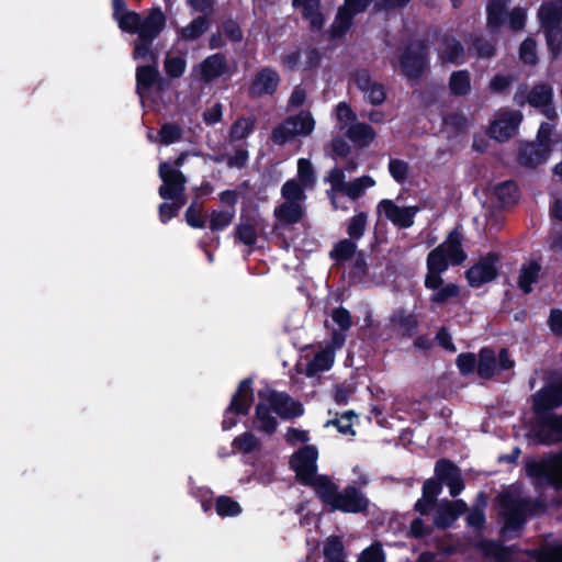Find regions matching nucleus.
<instances>
[{"mask_svg": "<svg viewBox=\"0 0 562 562\" xmlns=\"http://www.w3.org/2000/svg\"><path fill=\"white\" fill-rule=\"evenodd\" d=\"M467 257L462 247V234L458 229L451 231L443 243L428 252L424 286L432 291L428 297L432 305L443 306L460 296V286L453 282L445 283L442 274L450 265H462Z\"/></svg>", "mask_w": 562, "mask_h": 562, "instance_id": "nucleus-1", "label": "nucleus"}, {"mask_svg": "<svg viewBox=\"0 0 562 562\" xmlns=\"http://www.w3.org/2000/svg\"><path fill=\"white\" fill-rule=\"evenodd\" d=\"M328 513L340 512L342 514H362L369 512L370 499L355 484H348L344 488L331 479L318 499Z\"/></svg>", "mask_w": 562, "mask_h": 562, "instance_id": "nucleus-2", "label": "nucleus"}, {"mask_svg": "<svg viewBox=\"0 0 562 562\" xmlns=\"http://www.w3.org/2000/svg\"><path fill=\"white\" fill-rule=\"evenodd\" d=\"M499 506L504 515V531L520 530L529 516H533L544 508V505L538 499L520 498L512 493L499 495Z\"/></svg>", "mask_w": 562, "mask_h": 562, "instance_id": "nucleus-3", "label": "nucleus"}, {"mask_svg": "<svg viewBox=\"0 0 562 562\" xmlns=\"http://www.w3.org/2000/svg\"><path fill=\"white\" fill-rule=\"evenodd\" d=\"M525 471L528 477L539 484H546L562 490V450L558 453H549L540 459H529L525 462Z\"/></svg>", "mask_w": 562, "mask_h": 562, "instance_id": "nucleus-4", "label": "nucleus"}, {"mask_svg": "<svg viewBox=\"0 0 562 562\" xmlns=\"http://www.w3.org/2000/svg\"><path fill=\"white\" fill-rule=\"evenodd\" d=\"M428 61L429 46L423 38L409 42L398 55L401 71L409 80L420 79Z\"/></svg>", "mask_w": 562, "mask_h": 562, "instance_id": "nucleus-5", "label": "nucleus"}, {"mask_svg": "<svg viewBox=\"0 0 562 562\" xmlns=\"http://www.w3.org/2000/svg\"><path fill=\"white\" fill-rule=\"evenodd\" d=\"M252 385V378H246L239 382L223 414L221 426L224 431L237 425L238 420L235 416H246L249 414L255 400Z\"/></svg>", "mask_w": 562, "mask_h": 562, "instance_id": "nucleus-6", "label": "nucleus"}, {"mask_svg": "<svg viewBox=\"0 0 562 562\" xmlns=\"http://www.w3.org/2000/svg\"><path fill=\"white\" fill-rule=\"evenodd\" d=\"M315 127V121L310 112H300L290 115L281 123L276 125L271 132V140L278 146H284L292 142L296 136H307Z\"/></svg>", "mask_w": 562, "mask_h": 562, "instance_id": "nucleus-7", "label": "nucleus"}, {"mask_svg": "<svg viewBox=\"0 0 562 562\" xmlns=\"http://www.w3.org/2000/svg\"><path fill=\"white\" fill-rule=\"evenodd\" d=\"M515 361L510 358L507 348H502L496 356L491 347H482L477 353V375L483 380H491L503 371L512 370Z\"/></svg>", "mask_w": 562, "mask_h": 562, "instance_id": "nucleus-8", "label": "nucleus"}, {"mask_svg": "<svg viewBox=\"0 0 562 562\" xmlns=\"http://www.w3.org/2000/svg\"><path fill=\"white\" fill-rule=\"evenodd\" d=\"M501 260L499 254L490 251L469 267L464 277L469 286L479 289L486 283L494 281L498 277V262Z\"/></svg>", "mask_w": 562, "mask_h": 562, "instance_id": "nucleus-9", "label": "nucleus"}, {"mask_svg": "<svg viewBox=\"0 0 562 562\" xmlns=\"http://www.w3.org/2000/svg\"><path fill=\"white\" fill-rule=\"evenodd\" d=\"M158 173L162 181L158 189L161 199H173L186 191L187 177L180 169H176L171 164L164 161L159 165Z\"/></svg>", "mask_w": 562, "mask_h": 562, "instance_id": "nucleus-10", "label": "nucleus"}, {"mask_svg": "<svg viewBox=\"0 0 562 562\" xmlns=\"http://www.w3.org/2000/svg\"><path fill=\"white\" fill-rule=\"evenodd\" d=\"M535 437L542 446L562 443V415L554 413L536 418Z\"/></svg>", "mask_w": 562, "mask_h": 562, "instance_id": "nucleus-11", "label": "nucleus"}, {"mask_svg": "<svg viewBox=\"0 0 562 562\" xmlns=\"http://www.w3.org/2000/svg\"><path fill=\"white\" fill-rule=\"evenodd\" d=\"M279 72L269 66L260 68L252 78L247 94L250 99H259L263 95H273L280 85Z\"/></svg>", "mask_w": 562, "mask_h": 562, "instance_id": "nucleus-12", "label": "nucleus"}, {"mask_svg": "<svg viewBox=\"0 0 562 562\" xmlns=\"http://www.w3.org/2000/svg\"><path fill=\"white\" fill-rule=\"evenodd\" d=\"M272 411L284 420L301 417L304 414V407L301 402L295 401L286 392L271 390L266 397Z\"/></svg>", "mask_w": 562, "mask_h": 562, "instance_id": "nucleus-13", "label": "nucleus"}, {"mask_svg": "<svg viewBox=\"0 0 562 562\" xmlns=\"http://www.w3.org/2000/svg\"><path fill=\"white\" fill-rule=\"evenodd\" d=\"M378 212H382L386 220L398 228H409L418 212L417 206H398L393 200L383 199L378 204Z\"/></svg>", "mask_w": 562, "mask_h": 562, "instance_id": "nucleus-14", "label": "nucleus"}, {"mask_svg": "<svg viewBox=\"0 0 562 562\" xmlns=\"http://www.w3.org/2000/svg\"><path fill=\"white\" fill-rule=\"evenodd\" d=\"M562 405V384L543 387L533 395L532 409L536 418L554 414Z\"/></svg>", "mask_w": 562, "mask_h": 562, "instance_id": "nucleus-15", "label": "nucleus"}, {"mask_svg": "<svg viewBox=\"0 0 562 562\" xmlns=\"http://www.w3.org/2000/svg\"><path fill=\"white\" fill-rule=\"evenodd\" d=\"M273 216L276 217V223L272 226V234L282 235V228L302 221L304 210L300 202H283L274 209Z\"/></svg>", "mask_w": 562, "mask_h": 562, "instance_id": "nucleus-16", "label": "nucleus"}, {"mask_svg": "<svg viewBox=\"0 0 562 562\" xmlns=\"http://www.w3.org/2000/svg\"><path fill=\"white\" fill-rule=\"evenodd\" d=\"M551 151V147H542L536 142H524L518 147L517 162L524 168L536 169L548 160Z\"/></svg>", "mask_w": 562, "mask_h": 562, "instance_id": "nucleus-17", "label": "nucleus"}, {"mask_svg": "<svg viewBox=\"0 0 562 562\" xmlns=\"http://www.w3.org/2000/svg\"><path fill=\"white\" fill-rule=\"evenodd\" d=\"M200 78L204 83H211L218 78L231 75L227 58L223 53H215L200 63Z\"/></svg>", "mask_w": 562, "mask_h": 562, "instance_id": "nucleus-18", "label": "nucleus"}, {"mask_svg": "<svg viewBox=\"0 0 562 562\" xmlns=\"http://www.w3.org/2000/svg\"><path fill=\"white\" fill-rule=\"evenodd\" d=\"M355 81L358 89L366 94L370 104L381 105L386 100L385 87L380 82L373 81L368 70H358Z\"/></svg>", "mask_w": 562, "mask_h": 562, "instance_id": "nucleus-19", "label": "nucleus"}, {"mask_svg": "<svg viewBox=\"0 0 562 562\" xmlns=\"http://www.w3.org/2000/svg\"><path fill=\"white\" fill-rule=\"evenodd\" d=\"M294 9H301L303 20L308 22V29L313 33L321 32L325 24L321 0H292Z\"/></svg>", "mask_w": 562, "mask_h": 562, "instance_id": "nucleus-20", "label": "nucleus"}, {"mask_svg": "<svg viewBox=\"0 0 562 562\" xmlns=\"http://www.w3.org/2000/svg\"><path fill=\"white\" fill-rule=\"evenodd\" d=\"M521 120L522 114L519 111L503 115L491 124L490 136L498 142L509 139L517 133Z\"/></svg>", "mask_w": 562, "mask_h": 562, "instance_id": "nucleus-21", "label": "nucleus"}, {"mask_svg": "<svg viewBox=\"0 0 562 562\" xmlns=\"http://www.w3.org/2000/svg\"><path fill=\"white\" fill-rule=\"evenodd\" d=\"M291 469L295 472L296 479L301 484L313 488L317 499H319L331 480L327 474H318L317 465L294 467Z\"/></svg>", "mask_w": 562, "mask_h": 562, "instance_id": "nucleus-22", "label": "nucleus"}, {"mask_svg": "<svg viewBox=\"0 0 562 562\" xmlns=\"http://www.w3.org/2000/svg\"><path fill=\"white\" fill-rule=\"evenodd\" d=\"M166 80L160 76L156 64L142 65L136 68V92L143 94L149 91L154 86L164 90Z\"/></svg>", "mask_w": 562, "mask_h": 562, "instance_id": "nucleus-23", "label": "nucleus"}, {"mask_svg": "<svg viewBox=\"0 0 562 562\" xmlns=\"http://www.w3.org/2000/svg\"><path fill=\"white\" fill-rule=\"evenodd\" d=\"M390 322L403 338H412L418 330L419 321L416 314L403 307L396 308L390 316Z\"/></svg>", "mask_w": 562, "mask_h": 562, "instance_id": "nucleus-24", "label": "nucleus"}, {"mask_svg": "<svg viewBox=\"0 0 562 562\" xmlns=\"http://www.w3.org/2000/svg\"><path fill=\"white\" fill-rule=\"evenodd\" d=\"M166 26V15L162 10L157 7L150 10L145 19H142L137 35L156 40Z\"/></svg>", "mask_w": 562, "mask_h": 562, "instance_id": "nucleus-25", "label": "nucleus"}, {"mask_svg": "<svg viewBox=\"0 0 562 562\" xmlns=\"http://www.w3.org/2000/svg\"><path fill=\"white\" fill-rule=\"evenodd\" d=\"M541 27L562 26V0H550L541 3L538 10Z\"/></svg>", "mask_w": 562, "mask_h": 562, "instance_id": "nucleus-26", "label": "nucleus"}, {"mask_svg": "<svg viewBox=\"0 0 562 562\" xmlns=\"http://www.w3.org/2000/svg\"><path fill=\"white\" fill-rule=\"evenodd\" d=\"M442 48L439 57L443 63L462 65L465 49L463 44L452 35H445L441 41Z\"/></svg>", "mask_w": 562, "mask_h": 562, "instance_id": "nucleus-27", "label": "nucleus"}, {"mask_svg": "<svg viewBox=\"0 0 562 562\" xmlns=\"http://www.w3.org/2000/svg\"><path fill=\"white\" fill-rule=\"evenodd\" d=\"M541 270L542 267L538 260H530L521 265L517 284L524 294H530L532 292V285L538 282Z\"/></svg>", "mask_w": 562, "mask_h": 562, "instance_id": "nucleus-28", "label": "nucleus"}, {"mask_svg": "<svg viewBox=\"0 0 562 562\" xmlns=\"http://www.w3.org/2000/svg\"><path fill=\"white\" fill-rule=\"evenodd\" d=\"M271 412H273L271 406L263 402L257 403L255 407V427L257 430L269 436L277 431L279 425Z\"/></svg>", "mask_w": 562, "mask_h": 562, "instance_id": "nucleus-29", "label": "nucleus"}, {"mask_svg": "<svg viewBox=\"0 0 562 562\" xmlns=\"http://www.w3.org/2000/svg\"><path fill=\"white\" fill-rule=\"evenodd\" d=\"M211 26V19L205 15L194 18L187 26L179 27L177 35L184 42L199 40Z\"/></svg>", "mask_w": 562, "mask_h": 562, "instance_id": "nucleus-30", "label": "nucleus"}, {"mask_svg": "<svg viewBox=\"0 0 562 562\" xmlns=\"http://www.w3.org/2000/svg\"><path fill=\"white\" fill-rule=\"evenodd\" d=\"M509 0H488L486 5V24L491 32H496L504 24Z\"/></svg>", "mask_w": 562, "mask_h": 562, "instance_id": "nucleus-31", "label": "nucleus"}, {"mask_svg": "<svg viewBox=\"0 0 562 562\" xmlns=\"http://www.w3.org/2000/svg\"><path fill=\"white\" fill-rule=\"evenodd\" d=\"M257 119L254 115L238 116L231 125L228 136L231 142H238L246 139L251 135L256 128Z\"/></svg>", "mask_w": 562, "mask_h": 562, "instance_id": "nucleus-32", "label": "nucleus"}, {"mask_svg": "<svg viewBox=\"0 0 562 562\" xmlns=\"http://www.w3.org/2000/svg\"><path fill=\"white\" fill-rule=\"evenodd\" d=\"M345 135L355 144L360 147H364L374 140L376 134L371 125L355 122L353 124H350Z\"/></svg>", "mask_w": 562, "mask_h": 562, "instance_id": "nucleus-33", "label": "nucleus"}, {"mask_svg": "<svg viewBox=\"0 0 562 562\" xmlns=\"http://www.w3.org/2000/svg\"><path fill=\"white\" fill-rule=\"evenodd\" d=\"M494 194L502 207L514 205L519 200V189L514 180H506L494 187Z\"/></svg>", "mask_w": 562, "mask_h": 562, "instance_id": "nucleus-34", "label": "nucleus"}, {"mask_svg": "<svg viewBox=\"0 0 562 562\" xmlns=\"http://www.w3.org/2000/svg\"><path fill=\"white\" fill-rule=\"evenodd\" d=\"M481 551L484 557L492 558L497 562H512L513 550L512 548L495 541L485 540L480 544Z\"/></svg>", "mask_w": 562, "mask_h": 562, "instance_id": "nucleus-35", "label": "nucleus"}, {"mask_svg": "<svg viewBox=\"0 0 562 562\" xmlns=\"http://www.w3.org/2000/svg\"><path fill=\"white\" fill-rule=\"evenodd\" d=\"M460 517V512H454V506L450 501H445L438 505L434 515V525L438 529H448Z\"/></svg>", "mask_w": 562, "mask_h": 562, "instance_id": "nucleus-36", "label": "nucleus"}, {"mask_svg": "<svg viewBox=\"0 0 562 562\" xmlns=\"http://www.w3.org/2000/svg\"><path fill=\"white\" fill-rule=\"evenodd\" d=\"M468 50L480 59H488L496 55V45L483 35H471Z\"/></svg>", "mask_w": 562, "mask_h": 562, "instance_id": "nucleus-37", "label": "nucleus"}, {"mask_svg": "<svg viewBox=\"0 0 562 562\" xmlns=\"http://www.w3.org/2000/svg\"><path fill=\"white\" fill-rule=\"evenodd\" d=\"M527 101L532 108H541L553 101V88L549 83L535 85L528 93Z\"/></svg>", "mask_w": 562, "mask_h": 562, "instance_id": "nucleus-38", "label": "nucleus"}, {"mask_svg": "<svg viewBox=\"0 0 562 562\" xmlns=\"http://www.w3.org/2000/svg\"><path fill=\"white\" fill-rule=\"evenodd\" d=\"M449 90L456 97H464L471 90V76L467 69L453 71L449 78Z\"/></svg>", "mask_w": 562, "mask_h": 562, "instance_id": "nucleus-39", "label": "nucleus"}, {"mask_svg": "<svg viewBox=\"0 0 562 562\" xmlns=\"http://www.w3.org/2000/svg\"><path fill=\"white\" fill-rule=\"evenodd\" d=\"M355 15L345 9H339L334 23L329 27V37L339 40L344 37L353 23Z\"/></svg>", "mask_w": 562, "mask_h": 562, "instance_id": "nucleus-40", "label": "nucleus"}, {"mask_svg": "<svg viewBox=\"0 0 562 562\" xmlns=\"http://www.w3.org/2000/svg\"><path fill=\"white\" fill-rule=\"evenodd\" d=\"M357 252L358 251L356 240L345 238L334 245L333 249L329 252V256L336 262H345L350 260L353 256H356Z\"/></svg>", "mask_w": 562, "mask_h": 562, "instance_id": "nucleus-41", "label": "nucleus"}, {"mask_svg": "<svg viewBox=\"0 0 562 562\" xmlns=\"http://www.w3.org/2000/svg\"><path fill=\"white\" fill-rule=\"evenodd\" d=\"M318 451L315 446L306 445L293 453L290 467H313L317 465Z\"/></svg>", "mask_w": 562, "mask_h": 562, "instance_id": "nucleus-42", "label": "nucleus"}, {"mask_svg": "<svg viewBox=\"0 0 562 562\" xmlns=\"http://www.w3.org/2000/svg\"><path fill=\"white\" fill-rule=\"evenodd\" d=\"M215 512L222 517H236L243 508L237 501L227 495H221L215 499Z\"/></svg>", "mask_w": 562, "mask_h": 562, "instance_id": "nucleus-43", "label": "nucleus"}, {"mask_svg": "<svg viewBox=\"0 0 562 562\" xmlns=\"http://www.w3.org/2000/svg\"><path fill=\"white\" fill-rule=\"evenodd\" d=\"M260 447V440L251 432L245 431L235 437L232 441V448L244 454L252 453Z\"/></svg>", "mask_w": 562, "mask_h": 562, "instance_id": "nucleus-44", "label": "nucleus"}, {"mask_svg": "<svg viewBox=\"0 0 562 562\" xmlns=\"http://www.w3.org/2000/svg\"><path fill=\"white\" fill-rule=\"evenodd\" d=\"M325 562H340L344 559V543L339 536H330L323 549Z\"/></svg>", "mask_w": 562, "mask_h": 562, "instance_id": "nucleus-45", "label": "nucleus"}, {"mask_svg": "<svg viewBox=\"0 0 562 562\" xmlns=\"http://www.w3.org/2000/svg\"><path fill=\"white\" fill-rule=\"evenodd\" d=\"M235 217V210H212L210 213V229L222 232L228 227Z\"/></svg>", "mask_w": 562, "mask_h": 562, "instance_id": "nucleus-46", "label": "nucleus"}, {"mask_svg": "<svg viewBox=\"0 0 562 562\" xmlns=\"http://www.w3.org/2000/svg\"><path fill=\"white\" fill-rule=\"evenodd\" d=\"M546 37L548 49L553 58H558L562 52V26L541 27Z\"/></svg>", "mask_w": 562, "mask_h": 562, "instance_id": "nucleus-47", "label": "nucleus"}, {"mask_svg": "<svg viewBox=\"0 0 562 562\" xmlns=\"http://www.w3.org/2000/svg\"><path fill=\"white\" fill-rule=\"evenodd\" d=\"M368 223V214L366 212H359L349 218L347 224V234L350 239L359 240L366 232Z\"/></svg>", "mask_w": 562, "mask_h": 562, "instance_id": "nucleus-48", "label": "nucleus"}, {"mask_svg": "<svg viewBox=\"0 0 562 562\" xmlns=\"http://www.w3.org/2000/svg\"><path fill=\"white\" fill-rule=\"evenodd\" d=\"M442 124L456 135L464 133L470 125L469 119L461 112H451L442 117Z\"/></svg>", "mask_w": 562, "mask_h": 562, "instance_id": "nucleus-49", "label": "nucleus"}, {"mask_svg": "<svg viewBox=\"0 0 562 562\" xmlns=\"http://www.w3.org/2000/svg\"><path fill=\"white\" fill-rule=\"evenodd\" d=\"M187 68V60L183 56L167 55L164 60V69L166 75L171 79L180 78Z\"/></svg>", "mask_w": 562, "mask_h": 562, "instance_id": "nucleus-50", "label": "nucleus"}, {"mask_svg": "<svg viewBox=\"0 0 562 562\" xmlns=\"http://www.w3.org/2000/svg\"><path fill=\"white\" fill-rule=\"evenodd\" d=\"M235 237L244 245L251 247L257 243V228L249 222H241L235 227Z\"/></svg>", "mask_w": 562, "mask_h": 562, "instance_id": "nucleus-51", "label": "nucleus"}, {"mask_svg": "<svg viewBox=\"0 0 562 562\" xmlns=\"http://www.w3.org/2000/svg\"><path fill=\"white\" fill-rule=\"evenodd\" d=\"M460 471L459 467L451 460L441 458L435 464L436 480L442 484Z\"/></svg>", "mask_w": 562, "mask_h": 562, "instance_id": "nucleus-52", "label": "nucleus"}, {"mask_svg": "<svg viewBox=\"0 0 562 562\" xmlns=\"http://www.w3.org/2000/svg\"><path fill=\"white\" fill-rule=\"evenodd\" d=\"M119 26L123 32L137 34L142 16L135 11H127L121 14L117 19Z\"/></svg>", "mask_w": 562, "mask_h": 562, "instance_id": "nucleus-53", "label": "nucleus"}, {"mask_svg": "<svg viewBox=\"0 0 562 562\" xmlns=\"http://www.w3.org/2000/svg\"><path fill=\"white\" fill-rule=\"evenodd\" d=\"M160 142L164 145H171L182 137V128L178 124L165 123L159 130Z\"/></svg>", "mask_w": 562, "mask_h": 562, "instance_id": "nucleus-54", "label": "nucleus"}, {"mask_svg": "<svg viewBox=\"0 0 562 562\" xmlns=\"http://www.w3.org/2000/svg\"><path fill=\"white\" fill-rule=\"evenodd\" d=\"M519 57L524 64L535 65L538 60L537 43L533 38H525L519 46Z\"/></svg>", "mask_w": 562, "mask_h": 562, "instance_id": "nucleus-55", "label": "nucleus"}, {"mask_svg": "<svg viewBox=\"0 0 562 562\" xmlns=\"http://www.w3.org/2000/svg\"><path fill=\"white\" fill-rule=\"evenodd\" d=\"M369 274V266L362 250L358 251L350 268L349 277L352 280L361 281Z\"/></svg>", "mask_w": 562, "mask_h": 562, "instance_id": "nucleus-56", "label": "nucleus"}, {"mask_svg": "<svg viewBox=\"0 0 562 562\" xmlns=\"http://www.w3.org/2000/svg\"><path fill=\"white\" fill-rule=\"evenodd\" d=\"M456 364L462 375L477 371V357L473 352H462L456 359Z\"/></svg>", "mask_w": 562, "mask_h": 562, "instance_id": "nucleus-57", "label": "nucleus"}, {"mask_svg": "<svg viewBox=\"0 0 562 562\" xmlns=\"http://www.w3.org/2000/svg\"><path fill=\"white\" fill-rule=\"evenodd\" d=\"M281 194L285 200L284 202H300L304 198V190L297 181L288 180L281 188Z\"/></svg>", "mask_w": 562, "mask_h": 562, "instance_id": "nucleus-58", "label": "nucleus"}, {"mask_svg": "<svg viewBox=\"0 0 562 562\" xmlns=\"http://www.w3.org/2000/svg\"><path fill=\"white\" fill-rule=\"evenodd\" d=\"M333 357L325 351L317 352L314 359L308 363L307 370L310 373L329 370L333 366Z\"/></svg>", "mask_w": 562, "mask_h": 562, "instance_id": "nucleus-59", "label": "nucleus"}, {"mask_svg": "<svg viewBox=\"0 0 562 562\" xmlns=\"http://www.w3.org/2000/svg\"><path fill=\"white\" fill-rule=\"evenodd\" d=\"M297 177L304 186H312L315 183V171L312 162L308 159L300 158L297 161Z\"/></svg>", "mask_w": 562, "mask_h": 562, "instance_id": "nucleus-60", "label": "nucleus"}, {"mask_svg": "<svg viewBox=\"0 0 562 562\" xmlns=\"http://www.w3.org/2000/svg\"><path fill=\"white\" fill-rule=\"evenodd\" d=\"M303 53L305 54V61L302 68L303 71H311L321 66L323 54L317 47L308 45L304 48Z\"/></svg>", "mask_w": 562, "mask_h": 562, "instance_id": "nucleus-61", "label": "nucleus"}, {"mask_svg": "<svg viewBox=\"0 0 562 562\" xmlns=\"http://www.w3.org/2000/svg\"><path fill=\"white\" fill-rule=\"evenodd\" d=\"M527 22V10L521 7H515L508 13V26L512 31H521Z\"/></svg>", "mask_w": 562, "mask_h": 562, "instance_id": "nucleus-62", "label": "nucleus"}, {"mask_svg": "<svg viewBox=\"0 0 562 562\" xmlns=\"http://www.w3.org/2000/svg\"><path fill=\"white\" fill-rule=\"evenodd\" d=\"M358 562H385V554L380 544H372L364 549Z\"/></svg>", "mask_w": 562, "mask_h": 562, "instance_id": "nucleus-63", "label": "nucleus"}, {"mask_svg": "<svg viewBox=\"0 0 562 562\" xmlns=\"http://www.w3.org/2000/svg\"><path fill=\"white\" fill-rule=\"evenodd\" d=\"M537 562H562V544L536 552Z\"/></svg>", "mask_w": 562, "mask_h": 562, "instance_id": "nucleus-64", "label": "nucleus"}]
</instances>
